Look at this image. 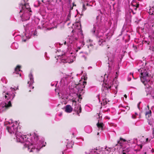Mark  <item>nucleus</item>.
Segmentation results:
<instances>
[{
	"mask_svg": "<svg viewBox=\"0 0 154 154\" xmlns=\"http://www.w3.org/2000/svg\"><path fill=\"white\" fill-rule=\"evenodd\" d=\"M8 125L7 129L10 134H15L16 139L17 142H20L23 144L24 148H28L29 152H37L45 145L42 144L43 141H41L38 140V138L35 133L30 135H23L19 132L20 128H19V123L17 121H13L10 119L6 122Z\"/></svg>",
	"mask_w": 154,
	"mask_h": 154,
	"instance_id": "obj_1",
	"label": "nucleus"
},
{
	"mask_svg": "<svg viewBox=\"0 0 154 154\" xmlns=\"http://www.w3.org/2000/svg\"><path fill=\"white\" fill-rule=\"evenodd\" d=\"M73 26L72 28L73 27H75V26H76L75 29L72 31L73 33V35L68 36V37L67 38L66 41L64 42V44H66L67 43L68 45L72 44L70 46H72L73 48L74 49V52H77L78 51V49H80L81 46H83L84 44L83 42L81 45L79 44L80 43H77L78 41V35L76 34V33L78 32L77 31H80L81 26L80 23L79 22L73 24Z\"/></svg>",
	"mask_w": 154,
	"mask_h": 154,
	"instance_id": "obj_2",
	"label": "nucleus"
},
{
	"mask_svg": "<svg viewBox=\"0 0 154 154\" xmlns=\"http://www.w3.org/2000/svg\"><path fill=\"white\" fill-rule=\"evenodd\" d=\"M100 18L99 16H97V20H98V22L94 24L92 32L98 38V44L100 45H103L105 43L106 38H107V37H106V34H104L102 30L99 29V24L100 20L98 19Z\"/></svg>",
	"mask_w": 154,
	"mask_h": 154,
	"instance_id": "obj_3",
	"label": "nucleus"
},
{
	"mask_svg": "<svg viewBox=\"0 0 154 154\" xmlns=\"http://www.w3.org/2000/svg\"><path fill=\"white\" fill-rule=\"evenodd\" d=\"M24 4H20V14L23 21L28 20L32 14L29 5L26 2L28 0H23Z\"/></svg>",
	"mask_w": 154,
	"mask_h": 154,
	"instance_id": "obj_4",
	"label": "nucleus"
},
{
	"mask_svg": "<svg viewBox=\"0 0 154 154\" xmlns=\"http://www.w3.org/2000/svg\"><path fill=\"white\" fill-rule=\"evenodd\" d=\"M59 52V51H57V53H58ZM70 55L69 56H67L64 54H57V58L56 57L55 58L58 60L57 61H59L60 63H71L75 60V54H73L72 52H71Z\"/></svg>",
	"mask_w": 154,
	"mask_h": 154,
	"instance_id": "obj_5",
	"label": "nucleus"
},
{
	"mask_svg": "<svg viewBox=\"0 0 154 154\" xmlns=\"http://www.w3.org/2000/svg\"><path fill=\"white\" fill-rule=\"evenodd\" d=\"M138 71L140 72V76L141 80L145 85L150 80L151 78V76L149 75V71L144 68H140Z\"/></svg>",
	"mask_w": 154,
	"mask_h": 154,
	"instance_id": "obj_6",
	"label": "nucleus"
},
{
	"mask_svg": "<svg viewBox=\"0 0 154 154\" xmlns=\"http://www.w3.org/2000/svg\"><path fill=\"white\" fill-rule=\"evenodd\" d=\"M112 148L106 147L104 148H99L92 149L90 150V154H110Z\"/></svg>",
	"mask_w": 154,
	"mask_h": 154,
	"instance_id": "obj_7",
	"label": "nucleus"
},
{
	"mask_svg": "<svg viewBox=\"0 0 154 154\" xmlns=\"http://www.w3.org/2000/svg\"><path fill=\"white\" fill-rule=\"evenodd\" d=\"M24 26L25 27L26 32V33H25V36L27 39H29L32 35H36L37 33L35 29L32 28L33 26H31V24H28L25 26L24 25Z\"/></svg>",
	"mask_w": 154,
	"mask_h": 154,
	"instance_id": "obj_8",
	"label": "nucleus"
},
{
	"mask_svg": "<svg viewBox=\"0 0 154 154\" xmlns=\"http://www.w3.org/2000/svg\"><path fill=\"white\" fill-rule=\"evenodd\" d=\"M11 91L7 92H3V95L5 96V99L8 100H12L15 96V91L16 90L18 89V86L14 88H11Z\"/></svg>",
	"mask_w": 154,
	"mask_h": 154,
	"instance_id": "obj_9",
	"label": "nucleus"
},
{
	"mask_svg": "<svg viewBox=\"0 0 154 154\" xmlns=\"http://www.w3.org/2000/svg\"><path fill=\"white\" fill-rule=\"evenodd\" d=\"M11 106V104L10 100L6 102H2L0 104V112H2L6 110Z\"/></svg>",
	"mask_w": 154,
	"mask_h": 154,
	"instance_id": "obj_10",
	"label": "nucleus"
},
{
	"mask_svg": "<svg viewBox=\"0 0 154 154\" xmlns=\"http://www.w3.org/2000/svg\"><path fill=\"white\" fill-rule=\"evenodd\" d=\"M72 80V78L71 76L66 75L61 79L60 82V86H63L65 85H67Z\"/></svg>",
	"mask_w": 154,
	"mask_h": 154,
	"instance_id": "obj_11",
	"label": "nucleus"
},
{
	"mask_svg": "<svg viewBox=\"0 0 154 154\" xmlns=\"http://www.w3.org/2000/svg\"><path fill=\"white\" fill-rule=\"evenodd\" d=\"M100 81L103 82V86L104 87H106L107 89L110 88L113 84H114V81H112V80L110 81H108L107 82H105L104 79V78L102 76L100 77V79H99Z\"/></svg>",
	"mask_w": 154,
	"mask_h": 154,
	"instance_id": "obj_12",
	"label": "nucleus"
},
{
	"mask_svg": "<svg viewBox=\"0 0 154 154\" xmlns=\"http://www.w3.org/2000/svg\"><path fill=\"white\" fill-rule=\"evenodd\" d=\"M29 80L28 82V83L29 84V87L32 86L34 82L33 78L32 75L31 74H29Z\"/></svg>",
	"mask_w": 154,
	"mask_h": 154,
	"instance_id": "obj_13",
	"label": "nucleus"
},
{
	"mask_svg": "<svg viewBox=\"0 0 154 154\" xmlns=\"http://www.w3.org/2000/svg\"><path fill=\"white\" fill-rule=\"evenodd\" d=\"M74 110L77 113L79 116V113L81 112V107L79 105H77L75 107Z\"/></svg>",
	"mask_w": 154,
	"mask_h": 154,
	"instance_id": "obj_14",
	"label": "nucleus"
},
{
	"mask_svg": "<svg viewBox=\"0 0 154 154\" xmlns=\"http://www.w3.org/2000/svg\"><path fill=\"white\" fill-rule=\"evenodd\" d=\"M108 60H109L108 63V64H109L108 66L109 67V69H112V66L113 65V58H112V59L109 57H108Z\"/></svg>",
	"mask_w": 154,
	"mask_h": 154,
	"instance_id": "obj_15",
	"label": "nucleus"
},
{
	"mask_svg": "<svg viewBox=\"0 0 154 154\" xmlns=\"http://www.w3.org/2000/svg\"><path fill=\"white\" fill-rule=\"evenodd\" d=\"M151 90V87H149L147 89H146V91L147 92H148L147 93V94H150L151 95L153 98H154V89L150 92L149 91V90Z\"/></svg>",
	"mask_w": 154,
	"mask_h": 154,
	"instance_id": "obj_16",
	"label": "nucleus"
},
{
	"mask_svg": "<svg viewBox=\"0 0 154 154\" xmlns=\"http://www.w3.org/2000/svg\"><path fill=\"white\" fill-rule=\"evenodd\" d=\"M65 111L68 113H70L72 112V108L69 105H66L65 108Z\"/></svg>",
	"mask_w": 154,
	"mask_h": 154,
	"instance_id": "obj_17",
	"label": "nucleus"
},
{
	"mask_svg": "<svg viewBox=\"0 0 154 154\" xmlns=\"http://www.w3.org/2000/svg\"><path fill=\"white\" fill-rule=\"evenodd\" d=\"M85 130L86 132L89 133L91 132L92 129L91 127L89 126H87L85 127Z\"/></svg>",
	"mask_w": 154,
	"mask_h": 154,
	"instance_id": "obj_18",
	"label": "nucleus"
},
{
	"mask_svg": "<svg viewBox=\"0 0 154 154\" xmlns=\"http://www.w3.org/2000/svg\"><path fill=\"white\" fill-rule=\"evenodd\" d=\"M152 34L149 35V37L150 40L152 42V44H154V31H152Z\"/></svg>",
	"mask_w": 154,
	"mask_h": 154,
	"instance_id": "obj_19",
	"label": "nucleus"
},
{
	"mask_svg": "<svg viewBox=\"0 0 154 154\" xmlns=\"http://www.w3.org/2000/svg\"><path fill=\"white\" fill-rule=\"evenodd\" d=\"M82 91V92L83 91V89H79L78 90V92L80 93L79 95L77 94V95L78 96V97L79 98V99H78V101L79 102H80L81 101V100L82 99V97H81V93L80 92V91Z\"/></svg>",
	"mask_w": 154,
	"mask_h": 154,
	"instance_id": "obj_20",
	"label": "nucleus"
},
{
	"mask_svg": "<svg viewBox=\"0 0 154 154\" xmlns=\"http://www.w3.org/2000/svg\"><path fill=\"white\" fill-rule=\"evenodd\" d=\"M109 102L108 100L106 98L103 99V100L101 102V104L103 105H105L107 104V103Z\"/></svg>",
	"mask_w": 154,
	"mask_h": 154,
	"instance_id": "obj_21",
	"label": "nucleus"
},
{
	"mask_svg": "<svg viewBox=\"0 0 154 154\" xmlns=\"http://www.w3.org/2000/svg\"><path fill=\"white\" fill-rule=\"evenodd\" d=\"M20 66H17L15 69V72H15L17 74H19L18 72L21 71L20 69Z\"/></svg>",
	"mask_w": 154,
	"mask_h": 154,
	"instance_id": "obj_22",
	"label": "nucleus"
},
{
	"mask_svg": "<svg viewBox=\"0 0 154 154\" xmlns=\"http://www.w3.org/2000/svg\"><path fill=\"white\" fill-rule=\"evenodd\" d=\"M97 126L98 128L101 129V130H103V124L102 123H99V122L97 124Z\"/></svg>",
	"mask_w": 154,
	"mask_h": 154,
	"instance_id": "obj_23",
	"label": "nucleus"
},
{
	"mask_svg": "<svg viewBox=\"0 0 154 154\" xmlns=\"http://www.w3.org/2000/svg\"><path fill=\"white\" fill-rule=\"evenodd\" d=\"M151 112L150 110L146 112L145 114L146 117L147 118H149L151 116Z\"/></svg>",
	"mask_w": 154,
	"mask_h": 154,
	"instance_id": "obj_24",
	"label": "nucleus"
},
{
	"mask_svg": "<svg viewBox=\"0 0 154 154\" xmlns=\"http://www.w3.org/2000/svg\"><path fill=\"white\" fill-rule=\"evenodd\" d=\"M126 141V140L125 139H124L123 138H120V141L118 142V143H119L121 146H122V142H125Z\"/></svg>",
	"mask_w": 154,
	"mask_h": 154,
	"instance_id": "obj_25",
	"label": "nucleus"
},
{
	"mask_svg": "<svg viewBox=\"0 0 154 154\" xmlns=\"http://www.w3.org/2000/svg\"><path fill=\"white\" fill-rule=\"evenodd\" d=\"M149 14L150 15H152L154 14V9L153 8L152 9H150L149 12Z\"/></svg>",
	"mask_w": 154,
	"mask_h": 154,
	"instance_id": "obj_26",
	"label": "nucleus"
},
{
	"mask_svg": "<svg viewBox=\"0 0 154 154\" xmlns=\"http://www.w3.org/2000/svg\"><path fill=\"white\" fill-rule=\"evenodd\" d=\"M13 46H14L16 49H17L18 48V45L17 43H14L13 44Z\"/></svg>",
	"mask_w": 154,
	"mask_h": 154,
	"instance_id": "obj_27",
	"label": "nucleus"
},
{
	"mask_svg": "<svg viewBox=\"0 0 154 154\" xmlns=\"http://www.w3.org/2000/svg\"><path fill=\"white\" fill-rule=\"evenodd\" d=\"M139 146L140 148V149H135L134 151H136L137 152L138 151H140V149H141L142 148V144H140V145H139Z\"/></svg>",
	"mask_w": 154,
	"mask_h": 154,
	"instance_id": "obj_28",
	"label": "nucleus"
},
{
	"mask_svg": "<svg viewBox=\"0 0 154 154\" xmlns=\"http://www.w3.org/2000/svg\"><path fill=\"white\" fill-rule=\"evenodd\" d=\"M137 115V113H135V115H132V117L133 119H134L136 118V116Z\"/></svg>",
	"mask_w": 154,
	"mask_h": 154,
	"instance_id": "obj_29",
	"label": "nucleus"
},
{
	"mask_svg": "<svg viewBox=\"0 0 154 154\" xmlns=\"http://www.w3.org/2000/svg\"><path fill=\"white\" fill-rule=\"evenodd\" d=\"M124 108H125V109L126 110H129V107L128 106H124Z\"/></svg>",
	"mask_w": 154,
	"mask_h": 154,
	"instance_id": "obj_30",
	"label": "nucleus"
},
{
	"mask_svg": "<svg viewBox=\"0 0 154 154\" xmlns=\"http://www.w3.org/2000/svg\"><path fill=\"white\" fill-rule=\"evenodd\" d=\"M83 9L82 10V11H84L85 10H86V8L85 7V5L84 4L83 5Z\"/></svg>",
	"mask_w": 154,
	"mask_h": 154,
	"instance_id": "obj_31",
	"label": "nucleus"
},
{
	"mask_svg": "<svg viewBox=\"0 0 154 154\" xmlns=\"http://www.w3.org/2000/svg\"><path fill=\"white\" fill-rule=\"evenodd\" d=\"M133 5L135 7V9H136L138 7L139 5L136 4V6L135 5Z\"/></svg>",
	"mask_w": 154,
	"mask_h": 154,
	"instance_id": "obj_32",
	"label": "nucleus"
},
{
	"mask_svg": "<svg viewBox=\"0 0 154 154\" xmlns=\"http://www.w3.org/2000/svg\"><path fill=\"white\" fill-rule=\"evenodd\" d=\"M83 83H84V84H83V85L82 86V88H84L85 87L84 85V84H86V82H85L84 81L83 82Z\"/></svg>",
	"mask_w": 154,
	"mask_h": 154,
	"instance_id": "obj_33",
	"label": "nucleus"
},
{
	"mask_svg": "<svg viewBox=\"0 0 154 154\" xmlns=\"http://www.w3.org/2000/svg\"><path fill=\"white\" fill-rule=\"evenodd\" d=\"M148 140V138H146V142H145V143H147V142Z\"/></svg>",
	"mask_w": 154,
	"mask_h": 154,
	"instance_id": "obj_34",
	"label": "nucleus"
},
{
	"mask_svg": "<svg viewBox=\"0 0 154 154\" xmlns=\"http://www.w3.org/2000/svg\"><path fill=\"white\" fill-rule=\"evenodd\" d=\"M151 43L150 42H149L148 43V44L150 45Z\"/></svg>",
	"mask_w": 154,
	"mask_h": 154,
	"instance_id": "obj_35",
	"label": "nucleus"
},
{
	"mask_svg": "<svg viewBox=\"0 0 154 154\" xmlns=\"http://www.w3.org/2000/svg\"><path fill=\"white\" fill-rule=\"evenodd\" d=\"M124 97L125 98H126L127 97V96L126 95V94H125L124 95Z\"/></svg>",
	"mask_w": 154,
	"mask_h": 154,
	"instance_id": "obj_36",
	"label": "nucleus"
},
{
	"mask_svg": "<svg viewBox=\"0 0 154 154\" xmlns=\"http://www.w3.org/2000/svg\"><path fill=\"white\" fill-rule=\"evenodd\" d=\"M131 80V78H128V81H130Z\"/></svg>",
	"mask_w": 154,
	"mask_h": 154,
	"instance_id": "obj_37",
	"label": "nucleus"
},
{
	"mask_svg": "<svg viewBox=\"0 0 154 154\" xmlns=\"http://www.w3.org/2000/svg\"><path fill=\"white\" fill-rule=\"evenodd\" d=\"M53 28V27H52V28H50V29H49V28H48V30H50L51 29H52V28Z\"/></svg>",
	"mask_w": 154,
	"mask_h": 154,
	"instance_id": "obj_38",
	"label": "nucleus"
},
{
	"mask_svg": "<svg viewBox=\"0 0 154 154\" xmlns=\"http://www.w3.org/2000/svg\"><path fill=\"white\" fill-rule=\"evenodd\" d=\"M143 42H145L146 43H147V42L146 41H143Z\"/></svg>",
	"mask_w": 154,
	"mask_h": 154,
	"instance_id": "obj_39",
	"label": "nucleus"
},
{
	"mask_svg": "<svg viewBox=\"0 0 154 154\" xmlns=\"http://www.w3.org/2000/svg\"><path fill=\"white\" fill-rule=\"evenodd\" d=\"M76 87H75V88H73V89H74V90H75V89H76Z\"/></svg>",
	"mask_w": 154,
	"mask_h": 154,
	"instance_id": "obj_40",
	"label": "nucleus"
},
{
	"mask_svg": "<svg viewBox=\"0 0 154 154\" xmlns=\"http://www.w3.org/2000/svg\"><path fill=\"white\" fill-rule=\"evenodd\" d=\"M130 74H131V75H132V76L133 77V73H130Z\"/></svg>",
	"mask_w": 154,
	"mask_h": 154,
	"instance_id": "obj_41",
	"label": "nucleus"
},
{
	"mask_svg": "<svg viewBox=\"0 0 154 154\" xmlns=\"http://www.w3.org/2000/svg\"><path fill=\"white\" fill-rule=\"evenodd\" d=\"M61 115H62V114L61 113H60V114H59V116H61Z\"/></svg>",
	"mask_w": 154,
	"mask_h": 154,
	"instance_id": "obj_42",
	"label": "nucleus"
},
{
	"mask_svg": "<svg viewBox=\"0 0 154 154\" xmlns=\"http://www.w3.org/2000/svg\"><path fill=\"white\" fill-rule=\"evenodd\" d=\"M82 56V57H84V58H85V56L83 55V56Z\"/></svg>",
	"mask_w": 154,
	"mask_h": 154,
	"instance_id": "obj_43",
	"label": "nucleus"
},
{
	"mask_svg": "<svg viewBox=\"0 0 154 154\" xmlns=\"http://www.w3.org/2000/svg\"><path fill=\"white\" fill-rule=\"evenodd\" d=\"M23 41H24V42H25V41H26V40H25V39H23Z\"/></svg>",
	"mask_w": 154,
	"mask_h": 154,
	"instance_id": "obj_44",
	"label": "nucleus"
},
{
	"mask_svg": "<svg viewBox=\"0 0 154 154\" xmlns=\"http://www.w3.org/2000/svg\"><path fill=\"white\" fill-rule=\"evenodd\" d=\"M51 86H54V85L52 84H51Z\"/></svg>",
	"mask_w": 154,
	"mask_h": 154,
	"instance_id": "obj_45",
	"label": "nucleus"
},
{
	"mask_svg": "<svg viewBox=\"0 0 154 154\" xmlns=\"http://www.w3.org/2000/svg\"><path fill=\"white\" fill-rule=\"evenodd\" d=\"M153 45H151L150 46H150L152 47V46H153Z\"/></svg>",
	"mask_w": 154,
	"mask_h": 154,
	"instance_id": "obj_46",
	"label": "nucleus"
},
{
	"mask_svg": "<svg viewBox=\"0 0 154 154\" xmlns=\"http://www.w3.org/2000/svg\"><path fill=\"white\" fill-rule=\"evenodd\" d=\"M20 76H21V74H20Z\"/></svg>",
	"mask_w": 154,
	"mask_h": 154,
	"instance_id": "obj_47",
	"label": "nucleus"
},
{
	"mask_svg": "<svg viewBox=\"0 0 154 154\" xmlns=\"http://www.w3.org/2000/svg\"><path fill=\"white\" fill-rule=\"evenodd\" d=\"M42 2H44H44H44V1H43V0H42Z\"/></svg>",
	"mask_w": 154,
	"mask_h": 154,
	"instance_id": "obj_48",
	"label": "nucleus"
},
{
	"mask_svg": "<svg viewBox=\"0 0 154 154\" xmlns=\"http://www.w3.org/2000/svg\"><path fill=\"white\" fill-rule=\"evenodd\" d=\"M34 88V87H32V88L33 89Z\"/></svg>",
	"mask_w": 154,
	"mask_h": 154,
	"instance_id": "obj_49",
	"label": "nucleus"
},
{
	"mask_svg": "<svg viewBox=\"0 0 154 154\" xmlns=\"http://www.w3.org/2000/svg\"><path fill=\"white\" fill-rule=\"evenodd\" d=\"M99 134V133H97V135Z\"/></svg>",
	"mask_w": 154,
	"mask_h": 154,
	"instance_id": "obj_50",
	"label": "nucleus"
}]
</instances>
